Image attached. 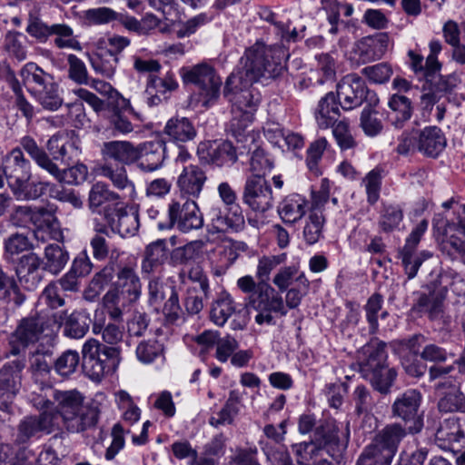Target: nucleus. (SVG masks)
<instances>
[{
	"label": "nucleus",
	"mask_w": 465,
	"mask_h": 465,
	"mask_svg": "<svg viewBox=\"0 0 465 465\" xmlns=\"http://www.w3.org/2000/svg\"><path fill=\"white\" fill-rule=\"evenodd\" d=\"M287 51L281 45H266L256 42L241 58L242 67L227 78L223 95L232 104V127L243 131L252 121L260 102V94L251 86L260 80L275 79L284 70Z\"/></svg>",
	"instance_id": "obj_1"
},
{
	"label": "nucleus",
	"mask_w": 465,
	"mask_h": 465,
	"mask_svg": "<svg viewBox=\"0 0 465 465\" xmlns=\"http://www.w3.org/2000/svg\"><path fill=\"white\" fill-rule=\"evenodd\" d=\"M93 332L101 333L104 341L113 345H102L94 339L87 340L83 345V370L91 380L98 381L118 367L121 361L120 349L115 345L123 340L124 331L114 323H108L104 327L94 323Z\"/></svg>",
	"instance_id": "obj_2"
},
{
	"label": "nucleus",
	"mask_w": 465,
	"mask_h": 465,
	"mask_svg": "<svg viewBox=\"0 0 465 465\" xmlns=\"http://www.w3.org/2000/svg\"><path fill=\"white\" fill-rule=\"evenodd\" d=\"M286 260V254L273 256H262L259 259L256 277L259 280L258 289L251 297V302L259 310L267 311L266 313L257 314L255 322L258 324H272L273 317L272 312L279 313L281 316L287 314L282 297L267 282L271 272Z\"/></svg>",
	"instance_id": "obj_3"
},
{
	"label": "nucleus",
	"mask_w": 465,
	"mask_h": 465,
	"mask_svg": "<svg viewBox=\"0 0 465 465\" xmlns=\"http://www.w3.org/2000/svg\"><path fill=\"white\" fill-rule=\"evenodd\" d=\"M53 398L56 402L57 412L69 432L78 433L96 426L98 409L84 405V398L78 391H54Z\"/></svg>",
	"instance_id": "obj_4"
},
{
	"label": "nucleus",
	"mask_w": 465,
	"mask_h": 465,
	"mask_svg": "<svg viewBox=\"0 0 465 465\" xmlns=\"http://www.w3.org/2000/svg\"><path fill=\"white\" fill-rule=\"evenodd\" d=\"M411 434L409 427L399 422L387 424L379 430L371 443L360 456L357 465H388L395 456L401 440Z\"/></svg>",
	"instance_id": "obj_5"
},
{
	"label": "nucleus",
	"mask_w": 465,
	"mask_h": 465,
	"mask_svg": "<svg viewBox=\"0 0 465 465\" xmlns=\"http://www.w3.org/2000/svg\"><path fill=\"white\" fill-rule=\"evenodd\" d=\"M20 74L29 93L45 110L54 112L62 106L64 100L59 86L51 74L35 63H27Z\"/></svg>",
	"instance_id": "obj_6"
},
{
	"label": "nucleus",
	"mask_w": 465,
	"mask_h": 465,
	"mask_svg": "<svg viewBox=\"0 0 465 465\" xmlns=\"http://www.w3.org/2000/svg\"><path fill=\"white\" fill-rule=\"evenodd\" d=\"M25 31L40 43H45L51 35H54V44L57 48L82 50V45L74 35L73 28L66 24L47 25L38 15L30 13Z\"/></svg>",
	"instance_id": "obj_7"
},
{
	"label": "nucleus",
	"mask_w": 465,
	"mask_h": 465,
	"mask_svg": "<svg viewBox=\"0 0 465 465\" xmlns=\"http://www.w3.org/2000/svg\"><path fill=\"white\" fill-rule=\"evenodd\" d=\"M170 223L183 233L203 228V215L195 200L179 197L168 204Z\"/></svg>",
	"instance_id": "obj_8"
},
{
	"label": "nucleus",
	"mask_w": 465,
	"mask_h": 465,
	"mask_svg": "<svg viewBox=\"0 0 465 465\" xmlns=\"http://www.w3.org/2000/svg\"><path fill=\"white\" fill-rule=\"evenodd\" d=\"M183 79L184 83L193 84L198 88L205 106H208L220 95L222 80L216 74L215 70L207 64L183 68Z\"/></svg>",
	"instance_id": "obj_9"
},
{
	"label": "nucleus",
	"mask_w": 465,
	"mask_h": 465,
	"mask_svg": "<svg viewBox=\"0 0 465 465\" xmlns=\"http://www.w3.org/2000/svg\"><path fill=\"white\" fill-rule=\"evenodd\" d=\"M242 200L252 211L263 213L273 206V193L269 182L260 174L246 177Z\"/></svg>",
	"instance_id": "obj_10"
},
{
	"label": "nucleus",
	"mask_w": 465,
	"mask_h": 465,
	"mask_svg": "<svg viewBox=\"0 0 465 465\" xmlns=\"http://www.w3.org/2000/svg\"><path fill=\"white\" fill-rule=\"evenodd\" d=\"M421 399L419 391L410 389L397 397L391 405L392 415L404 421L411 434H417L423 428V420L419 414Z\"/></svg>",
	"instance_id": "obj_11"
},
{
	"label": "nucleus",
	"mask_w": 465,
	"mask_h": 465,
	"mask_svg": "<svg viewBox=\"0 0 465 465\" xmlns=\"http://www.w3.org/2000/svg\"><path fill=\"white\" fill-rule=\"evenodd\" d=\"M44 330V321L39 315L21 319L10 336V353L18 355L28 346L37 342Z\"/></svg>",
	"instance_id": "obj_12"
},
{
	"label": "nucleus",
	"mask_w": 465,
	"mask_h": 465,
	"mask_svg": "<svg viewBox=\"0 0 465 465\" xmlns=\"http://www.w3.org/2000/svg\"><path fill=\"white\" fill-rule=\"evenodd\" d=\"M31 163L20 147L13 148L2 160V171L10 188H21L32 177Z\"/></svg>",
	"instance_id": "obj_13"
},
{
	"label": "nucleus",
	"mask_w": 465,
	"mask_h": 465,
	"mask_svg": "<svg viewBox=\"0 0 465 465\" xmlns=\"http://www.w3.org/2000/svg\"><path fill=\"white\" fill-rule=\"evenodd\" d=\"M114 290L108 292H117L124 302L133 303L138 301L142 294V282L136 272V262L129 261L120 263L116 272Z\"/></svg>",
	"instance_id": "obj_14"
},
{
	"label": "nucleus",
	"mask_w": 465,
	"mask_h": 465,
	"mask_svg": "<svg viewBox=\"0 0 465 465\" xmlns=\"http://www.w3.org/2000/svg\"><path fill=\"white\" fill-rule=\"evenodd\" d=\"M46 148L53 156V161H61L71 164L80 155V139L73 131H64L54 134L46 143Z\"/></svg>",
	"instance_id": "obj_15"
},
{
	"label": "nucleus",
	"mask_w": 465,
	"mask_h": 465,
	"mask_svg": "<svg viewBox=\"0 0 465 465\" xmlns=\"http://www.w3.org/2000/svg\"><path fill=\"white\" fill-rule=\"evenodd\" d=\"M428 228V222L422 220L411 232L406 240L405 245L400 251L401 263L404 266L408 279H412L417 275L419 268L423 261L430 257L429 253H416V248L421 236Z\"/></svg>",
	"instance_id": "obj_16"
},
{
	"label": "nucleus",
	"mask_w": 465,
	"mask_h": 465,
	"mask_svg": "<svg viewBox=\"0 0 465 465\" xmlns=\"http://www.w3.org/2000/svg\"><path fill=\"white\" fill-rule=\"evenodd\" d=\"M372 94L368 92L364 80L353 74L344 76L337 85V96L345 110L361 105L364 99L370 100Z\"/></svg>",
	"instance_id": "obj_17"
},
{
	"label": "nucleus",
	"mask_w": 465,
	"mask_h": 465,
	"mask_svg": "<svg viewBox=\"0 0 465 465\" xmlns=\"http://www.w3.org/2000/svg\"><path fill=\"white\" fill-rule=\"evenodd\" d=\"M387 358L386 343L378 339L371 340L358 351V361L363 376L366 378L375 371L385 370L388 366Z\"/></svg>",
	"instance_id": "obj_18"
},
{
	"label": "nucleus",
	"mask_w": 465,
	"mask_h": 465,
	"mask_svg": "<svg viewBox=\"0 0 465 465\" xmlns=\"http://www.w3.org/2000/svg\"><path fill=\"white\" fill-rule=\"evenodd\" d=\"M435 440L444 450L465 447V420L450 417L440 422Z\"/></svg>",
	"instance_id": "obj_19"
},
{
	"label": "nucleus",
	"mask_w": 465,
	"mask_h": 465,
	"mask_svg": "<svg viewBox=\"0 0 465 465\" xmlns=\"http://www.w3.org/2000/svg\"><path fill=\"white\" fill-rule=\"evenodd\" d=\"M57 419L56 414L49 411H43L38 417H25L18 425L15 441L25 443L40 431L51 433L57 427Z\"/></svg>",
	"instance_id": "obj_20"
},
{
	"label": "nucleus",
	"mask_w": 465,
	"mask_h": 465,
	"mask_svg": "<svg viewBox=\"0 0 465 465\" xmlns=\"http://www.w3.org/2000/svg\"><path fill=\"white\" fill-rule=\"evenodd\" d=\"M206 181V173L198 164L191 163L183 166L176 183L181 193L180 197L193 200L199 198Z\"/></svg>",
	"instance_id": "obj_21"
},
{
	"label": "nucleus",
	"mask_w": 465,
	"mask_h": 465,
	"mask_svg": "<svg viewBox=\"0 0 465 465\" xmlns=\"http://www.w3.org/2000/svg\"><path fill=\"white\" fill-rule=\"evenodd\" d=\"M391 41L387 33H378L363 37L355 44L354 54L361 63L381 59L389 49Z\"/></svg>",
	"instance_id": "obj_22"
},
{
	"label": "nucleus",
	"mask_w": 465,
	"mask_h": 465,
	"mask_svg": "<svg viewBox=\"0 0 465 465\" xmlns=\"http://www.w3.org/2000/svg\"><path fill=\"white\" fill-rule=\"evenodd\" d=\"M137 166L143 172H153L162 167L165 147L161 141H152L138 145Z\"/></svg>",
	"instance_id": "obj_23"
},
{
	"label": "nucleus",
	"mask_w": 465,
	"mask_h": 465,
	"mask_svg": "<svg viewBox=\"0 0 465 465\" xmlns=\"http://www.w3.org/2000/svg\"><path fill=\"white\" fill-rule=\"evenodd\" d=\"M246 250V244L242 242L224 240L218 247L217 259L212 261V272L215 276H223L237 260L239 253Z\"/></svg>",
	"instance_id": "obj_24"
},
{
	"label": "nucleus",
	"mask_w": 465,
	"mask_h": 465,
	"mask_svg": "<svg viewBox=\"0 0 465 465\" xmlns=\"http://www.w3.org/2000/svg\"><path fill=\"white\" fill-rule=\"evenodd\" d=\"M40 257L34 252L23 255L15 268V274L18 281L27 290H35L42 280L39 269L41 266Z\"/></svg>",
	"instance_id": "obj_25"
},
{
	"label": "nucleus",
	"mask_w": 465,
	"mask_h": 465,
	"mask_svg": "<svg viewBox=\"0 0 465 465\" xmlns=\"http://www.w3.org/2000/svg\"><path fill=\"white\" fill-rule=\"evenodd\" d=\"M26 300L16 280L0 267V306L15 311Z\"/></svg>",
	"instance_id": "obj_26"
},
{
	"label": "nucleus",
	"mask_w": 465,
	"mask_h": 465,
	"mask_svg": "<svg viewBox=\"0 0 465 465\" xmlns=\"http://www.w3.org/2000/svg\"><path fill=\"white\" fill-rule=\"evenodd\" d=\"M308 209V201L299 193L286 195L279 203L277 212L285 223H295L300 221Z\"/></svg>",
	"instance_id": "obj_27"
},
{
	"label": "nucleus",
	"mask_w": 465,
	"mask_h": 465,
	"mask_svg": "<svg viewBox=\"0 0 465 465\" xmlns=\"http://www.w3.org/2000/svg\"><path fill=\"white\" fill-rule=\"evenodd\" d=\"M166 259V240L158 239L149 243L144 250L141 262V272L150 275L160 272Z\"/></svg>",
	"instance_id": "obj_28"
},
{
	"label": "nucleus",
	"mask_w": 465,
	"mask_h": 465,
	"mask_svg": "<svg viewBox=\"0 0 465 465\" xmlns=\"http://www.w3.org/2000/svg\"><path fill=\"white\" fill-rule=\"evenodd\" d=\"M418 150L424 154L436 157L444 149L446 139L441 130L436 126L425 128L418 132Z\"/></svg>",
	"instance_id": "obj_29"
},
{
	"label": "nucleus",
	"mask_w": 465,
	"mask_h": 465,
	"mask_svg": "<svg viewBox=\"0 0 465 465\" xmlns=\"http://www.w3.org/2000/svg\"><path fill=\"white\" fill-rule=\"evenodd\" d=\"M25 367V359L15 360L0 370V391L15 394L21 384V372Z\"/></svg>",
	"instance_id": "obj_30"
},
{
	"label": "nucleus",
	"mask_w": 465,
	"mask_h": 465,
	"mask_svg": "<svg viewBox=\"0 0 465 465\" xmlns=\"http://www.w3.org/2000/svg\"><path fill=\"white\" fill-rule=\"evenodd\" d=\"M138 145L134 146L127 141H113L104 143L102 152L107 158L123 164H132L136 162Z\"/></svg>",
	"instance_id": "obj_31"
},
{
	"label": "nucleus",
	"mask_w": 465,
	"mask_h": 465,
	"mask_svg": "<svg viewBox=\"0 0 465 465\" xmlns=\"http://www.w3.org/2000/svg\"><path fill=\"white\" fill-rule=\"evenodd\" d=\"M69 261V253L64 247L51 243L45 247L42 268L54 275H57Z\"/></svg>",
	"instance_id": "obj_32"
},
{
	"label": "nucleus",
	"mask_w": 465,
	"mask_h": 465,
	"mask_svg": "<svg viewBox=\"0 0 465 465\" xmlns=\"http://www.w3.org/2000/svg\"><path fill=\"white\" fill-rule=\"evenodd\" d=\"M94 235L90 240L92 253L94 259L99 261L105 260L110 253L112 256L118 252L115 245L111 241V236L104 225L98 224L94 227Z\"/></svg>",
	"instance_id": "obj_33"
},
{
	"label": "nucleus",
	"mask_w": 465,
	"mask_h": 465,
	"mask_svg": "<svg viewBox=\"0 0 465 465\" xmlns=\"http://www.w3.org/2000/svg\"><path fill=\"white\" fill-rule=\"evenodd\" d=\"M108 223L113 232H116L122 237L133 236L139 229V216L135 211H126L118 209L116 212V219H109Z\"/></svg>",
	"instance_id": "obj_34"
},
{
	"label": "nucleus",
	"mask_w": 465,
	"mask_h": 465,
	"mask_svg": "<svg viewBox=\"0 0 465 465\" xmlns=\"http://www.w3.org/2000/svg\"><path fill=\"white\" fill-rule=\"evenodd\" d=\"M100 173L108 178L113 185L123 192V197H132L134 194V184L128 178L127 171L124 166H115L106 163L100 169Z\"/></svg>",
	"instance_id": "obj_35"
},
{
	"label": "nucleus",
	"mask_w": 465,
	"mask_h": 465,
	"mask_svg": "<svg viewBox=\"0 0 465 465\" xmlns=\"http://www.w3.org/2000/svg\"><path fill=\"white\" fill-rule=\"evenodd\" d=\"M340 115L339 106L333 93L322 97L315 113L316 121L321 128H328L337 122Z\"/></svg>",
	"instance_id": "obj_36"
},
{
	"label": "nucleus",
	"mask_w": 465,
	"mask_h": 465,
	"mask_svg": "<svg viewBox=\"0 0 465 465\" xmlns=\"http://www.w3.org/2000/svg\"><path fill=\"white\" fill-rule=\"evenodd\" d=\"M388 104L391 109L388 119L395 127H401L404 122L411 118L412 106L408 97L394 94L390 98Z\"/></svg>",
	"instance_id": "obj_37"
},
{
	"label": "nucleus",
	"mask_w": 465,
	"mask_h": 465,
	"mask_svg": "<svg viewBox=\"0 0 465 465\" xmlns=\"http://www.w3.org/2000/svg\"><path fill=\"white\" fill-rule=\"evenodd\" d=\"M164 133L172 140L182 143L191 141L196 136L195 128L185 117L170 119L164 127Z\"/></svg>",
	"instance_id": "obj_38"
},
{
	"label": "nucleus",
	"mask_w": 465,
	"mask_h": 465,
	"mask_svg": "<svg viewBox=\"0 0 465 465\" xmlns=\"http://www.w3.org/2000/svg\"><path fill=\"white\" fill-rule=\"evenodd\" d=\"M28 38L18 31H8L5 35L4 48L10 57L19 62L27 58Z\"/></svg>",
	"instance_id": "obj_39"
},
{
	"label": "nucleus",
	"mask_w": 465,
	"mask_h": 465,
	"mask_svg": "<svg viewBox=\"0 0 465 465\" xmlns=\"http://www.w3.org/2000/svg\"><path fill=\"white\" fill-rule=\"evenodd\" d=\"M19 144L21 150H25L39 167L46 172H48L49 169L53 171L56 170L54 168V162H53L46 152L37 144L34 138L25 135L20 139Z\"/></svg>",
	"instance_id": "obj_40"
},
{
	"label": "nucleus",
	"mask_w": 465,
	"mask_h": 465,
	"mask_svg": "<svg viewBox=\"0 0 465 465\" xmlns=\"http://www.w3.org/2000/svg\"><path fill=\"white\" fill-rule=\"evenodd\" d=\"M90 322L85 312H73L64 323V333L72 339H82L87 333Z\"/></svg>",
	"instance_id": "obj_41"
},
{
	"label": "nucleus",
	"mask_w": 465,
	"mask_h": 465,
	"mask_svg": "<svg viewBox=\"0 0 465 465\" xmlns=\"http://www.w3.org/2000/svg\"><path fill=\"white\" fill-rule=\"evenodd\" d=\"M440 412L465 413V394L455 385H450L438 401Z\"/></svg>",
	"instance_id": "obj_42"
},
{
	"label": "nucleus",
	"mask_w": 465,
	"mask_h": 465,
	"mask_svg": "<svg viewBox=\"0 0 465 465\" xmlns=\"http://www.w3.org/2000/svg\"><path fill=\"white\" fill-rule=\"evenodd\" d=\"M379 99L375 94H372L370 102L363 108L361 115V126L367 135H377L382 129L381 121L376 117L378 112L375 106L378 104Z\"/></svg>",
	"instance_id": "obj_43"
},
{
	"label": "nucleus",
	"mask_w": 465,
	"mask_h": 465,
	"mask_svg": "<svg viewBox=\"0 0 465 465\" xmlns=\"http://www.w3.org/2000/svg\"><path fill=\"white\" fill-rule=\"evenodd\" d=\"M208 155L211 162L217 165L234 163L237 161L235 148L229 141L211 144L208 148Z\"/></svg>",
	"instance_id": "obj_44"
},
{
	"label": "nucleus",
	"mask_w": 465,
	"mask_h": 465,
	"mask_svg": "<svg viewBox=\"0 0 465 465\" xmlns=\"http://www.w3.org/2000/svg\"><path fill=\"white\" fill-rule=\"evenodd\" d=\"M444 294L431 292L429 294L421 293L416 303L413 305V310L420 312L428 313L430 318L434 319L442 311V302Z\"/></svg>",
	"instance_id": "obj_45"
},
{
	"label": "nucleus",
	"mask_w": 465,
	"mask_h": 465,
	"mask_svg": "<svg viewBox=\"0 0 465 465\" xmlns=\"http://www.w3.org/2000/svg\"><path fill=\"white\" fill-rule=\"evenodd\" d=\"M54 168L56 170L49 169L47 173L61 183L78 184L85 180L88 173L85 165L78 163L61 170L54 163Z\"/></svg>",
	"instance_id": "obj_46"
},
{
	"label": "nucleus",
	"mask_w": 465,
	"mask_h": 465,
	"mask_svg": "<svg viewBox=\"0 0 465 465\" xmlns=\"http://www.w3.org/2000/svg\"><path fill=\"white\" fill-rule=\"evenodd\" d=\"M204 243L201 240L192 241L186 244L174 248L170 255L173 264L183 265L199 257Z\"/></svg>",
	"instance_id": "obj_47"
},
{
	"label": "nucleus",
	"mask_w": 465,
	"mask_h": 465,
	"mask_svg": "<svg viewBox=\"0 0 465 465\" xmlns=\"http://www.w3.org/2000/svg\"><path fill=\"white\" fill-rule=\"evenodd\" d=\"M120 198L121 196L111 191L106 184L103 183H96L92 186L89 192V208L92 211H94L107 203H117Z\"/></svg>",
	"instance_id": "obj_48"
},
{
	"label": "nucleus",
	"mask_w": 465,
	"mask_h": 465,
	"mask_svg": "<svg viewBox=\"0 0 465 465\" xmlns=\"http://www.w3.org/2000/svg\"><path fill=\"white\" fill-rule=\"evenodd\" d=\"M324 223L323 213L309 212L303 227V238L308 244L312 245L319 242L322 236Z\"/></svg>",
	"instance_id": "obj_49"
},
{
	"label": "nucleus",
	"mask_w": 465,
	"mask_h": 465,
	"mask_svg": "<svg viewBox=\"0 0 465 465\" xmlns=\"http://www.w3.org/2000/svg\"><path fill=\"white\" fill-rule=\"evenodd\" d=\"M93 69L104 77L112 78L116 71L119 58L110 52L104 51L90 58Z\"/></svg>",
	"instance_id": "obj_50"
},
{
	"label": "nucleus",
	"mask_w": 465,
	"mask_h": 465,
	"mask_svg": "<svg viewBox=\"0 0 465 465\" xmlns=\"http://www.w3.org/2000/svg\"><path fill=\"white\" fill-rule=\"evenodd\" d=\"M52 351L45 350L39 345L33 352H31L30 371L34 375H46L51 370Z\"/></svg>",
	"instance_id": "obj_51"
},
{
	"label": "nucleus",
	"mask_w": 465,
	"mask_h": 465,
	"mask_svg": "<svg viewBox=\"0 0 465 465\" xmlns=\"http://www.w3.org/2000/svg\"><path fill=\"white\" fill-rule=\"evenodd\" d=\"M383 173V169L377 166L370 171L363 179L367 201L371 205L376 203L380 198Z\"/></svg>",
	"instance_id": "obj_52"
},
{
	"label": "nucleus",
	"mask_w": 465,
	"mask_h": 465,
	"mask_svg": "<svg viewBox=\"0 0 465 465\" xmlns=\"http://www.w3.org/2000/svg\"><path fill=\"white\" fill-rule=\"evenodd\" d=\"M79 362V353L74 350H67L55 360L54 368L59 375L68 377L76 371Z\"/></svg>",
	"instance_id": "obj_53"
},
{
	"label": "nucleus",
	"mask_w": 465,
	"mask_h": 465,
	"mask_svg": "<svg viewBox=\"0 0 465 465\" xmlns=\"http://www.w3.org/2000/svg\"><path fill=\"white\" fill-rule=\"evenodd\" d=\"M234 311L233 301L230 297L222 298L213 304L210 317L214 324L223 326Z\"/></svg>",
	"instance_id": "obj_54"
},
{
	"label": "nucleus",
	"mask_w": 465,
	"mask_h": 465,
	"mask_svg": "<svg viewBox=\"0 0 465 465\" xmlns=\"http://www.w3.org/2000/svg\"><path fill=\"white\" fill-rule=\"evenodd\" d=\"M163 345L156 340L142 341L136 348L137 359L145 364L152 363L163 356Z\"/></svg>",
	"instance_id": "obj_55"
},
{
	"label": "nucleus",
	"mask_w": 465,
	"mask_h": 465,
	"mask_svg": "<svg viewBox=\"0 0 465 465\" xmlns=\"http://www.w3.org/2000/svg\"><path fill=\"white\" fill-rule=\"evenodd\" d=\"M396 377V371L387 366L385 370L375 371V373L367 376L366 379L370 381L375 390L381 393H388Z\"/></svg>",
	"instance_id": "obj_56"
},
{
	"label": "nucleus",
	"mask_w": 465,
	"mask_h": 465,
	"mask_svg": "<svg viewBox=\"0 0 465 465\" xmlns=\"http://www.w3.org/2000/svg\"><path fill=\"white\" fill-rule=\"evenodd\" d=\"M383 297L380 293H373L364 305L366 320L369 323L370 333L375 334L379 330L378 313L382 309Z\"/></svg>",
	"instance_id": "obj_57"
},
{
	"label": "nucleus",
	"mask_w": 465,
	"mask_h": 465,
	"mask_svg": "<svg viewBox=\"0 0 465 465\" xmlns=\"http://www.w3.org/2000/svg\"><path fill=\"white\" fill-rule=\"evenodd\" d=\"M309 287V280L304 273H300L297 277V285L287 290L285 295L286 306L290 309L297 308L302 298L307 294Z\"/></svg>",
	"instance_id": "obj_58"
},
{
	"label": "nucleus",
	"mask_w": 465,
	"mask_h": 465,
	"mask_svg": "<svg viewBox=\"0 0 465 465\" xmlns=\"http://www.w3.org/2000/svg\"><path fill=\"white\" fill-rule=\"evenodd\" d=\"M403 213L397 205H385L381 213L379 224L382 231L391 232L396 229L402 221Z\"/></svg>",
	"instance_id": "obj_59"
},
{
	"label": "nucleus",
	"mask_w": 465,
	"mask_h": 465,
	"mask_svg": "<svg viewBox=\"0 0 465 465\" xmlns=\"http://www.w3.org/2000/svg\"><path fill=\"white\" fill-rule=\"evenodd\" d=\"M30 248L31 243L26 236L21 233L12 234L5 241V257L7 260L13 259Z\"/></svg>",
	"instance_id": "obj_60"
},
{
	"label": "nucleus",
	"mask_w": 465,
	"mask_h": 465,
	"mask_svg": "<svg viewBox=\"0 0 465 465\" xmlns=\"http://www.w3.org/2000/svg\"><path fill=\"white\" fill-rule=\"evenodd\" d=\"M300 273L297 265L285 266L277 272L272 282L282 292L287 291L293 282L297 283V277Z\"/></svg>",
	"instance_id": "obj_61"
},
{
	"label": "nucleus",
	"mask_w": 465,
	"mask_h": 465,
	"mask_svg": "<svg viewBox=\"0 0 465 465\" xmlns=\"http://www.w3.org/2000/svg\"><path fill=\"white\" fill-rule=\"evenodd\" d=\"M436 91L444 95L450 94L460 83L458 74H450L447 75H435L429 79L428 82Z\"/></svg>",
	"instance_id": "obj_62"
},
{
	"label": "nucleus",
	"mask_w": 465,
	"mask_h": 465,
	"mask_svg": "<svg viewBox=\"0 0 465 465\" xmlns=\"http://www.w3.org/2000/svg\"><path fill=\"white\" fill-rule=\"evenodd\" d=\"M52 183L48 182H25L24 186L13 189V193L18 198L37 199L42 196L47 189L50 190Z\"/></svg>",
	"instance_id": "obj_63"
},
{
	"label": "nucleus",
	"mask_w": 465,
	"mask_h": 465,
	"mask_svg": "<svg viewBox=\"0 0 465 465\" xmlns=\"http://www.w3.org/2000/svg\"><path fill=\"white\" fill-rule=\"evenodd\" d=\"M210 224L207 232L210 234L226 232L230 228L229 218L223 213L221 207L212 206L209 211Z\"/></svg>",
	"instance_id": "obj_64"
}]
</instances>
